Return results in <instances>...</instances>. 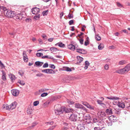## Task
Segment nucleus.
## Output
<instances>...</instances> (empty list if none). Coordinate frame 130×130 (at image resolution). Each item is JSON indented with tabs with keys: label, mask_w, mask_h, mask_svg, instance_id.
<instances>
[{
	"label": "nucleus",
	"mask_w": 130,
	"mask_h": 130,
	"mask_svg": "<svg viewBox=\"0 0 130 130\" xmlns=\"http://www.w3.org/2000/svg\"><path fill=\"white\" fill-rule=\"evenodd\" d=\"M129 70H130V63L126 65L124 68L116 70V72L122 74L128 72Z\"/></svg>",
	"instance_id": "nucleus-1"
},
{
	"label": "nucleus",
	"mask_w": 130,
	"mask_h": 130,
	"mask_svg": "<svg viewBox=\"0 0 130 130\" xmlns=\"http://www.w3.org/2000/svg\"><path fill=\"white\" fill-rule=\"evenodd\" d=\"M4 14L5 15L10 18L13 17L14 15L13 12L9 10H8L7 11H5Z\"/></svg>",
	"instance_id": "nucleus-2"
},
{
	"label": "nucleus",
	"mask_w": 130,
	"mask_h": 130,
	"mask_svg": "<svg viewBox=\"0 0 130 130\" xmlns=\"http://www.w3.org/2000/svg\"><path fill=\"white\" fill-rule=\"evenodd\" d=\"M75 107L76 108L79 109H81L85 111H87V109L85 107L83 106L81 104L78 103H75Z\"/></svg>",
	"instance_id": "nucleus-3"
},
{
	"label": "nucleus",
	"mask_w": 130,
	"mask_h": 130,
	"mask_svg": "<svg viewBox=\"0 0 130 130\" xmlns=\"http://www.w3.org/2000/svg\"><path fill=\"white\" fill-rule=\"evenodd\" d=\"M77 115L75 113L71 114L69 117L70 120L72 121H76L77 120Z\"/></svg>",
	"instance_id": "nucleus-4"
},
{
	"label": "nucleus",
	"mask_w": 130,
	"mask_h": 130,
	"mask_svg": "<svg viewBox=\"0 0 130 130\" xmlns=\"http://www.w3.org/2000/svg\"><path fill=\"white\" fill-rule=\"evenodd\" d=\"M82 103L84 105L86 106L87 108L89 109L94 110V107L90 105L88 103L86 102L82 101Z\"/></svg>",
	"instance_id": "nucleus-5"
},
{
	"label": "nucleus",
	"mask_w": 130,
	"mask_h": 130,
	"mask_svg": "<svg viewBox=\"0 0 130 130\" xmlns=\"http://www.w3.org/2000/svg\"><path fill=\"white\" fill-rule=\"evenodd\" d=\"M42 72L47 74H54L55 73V71L52 69H45L42 70Z\"/></svg>",
	"instance_id": "nucleus-6"
},
{
	"label": "nucleus",
	"mask_w": 130,
	"mask_h": 130,
	"mask_svg": "<svg viewBox=\"0 0 130 130\" xmlns=\"http://www.w3.org/2000/svg\"><path fill=\"white\" fill-rule=\"evenodd\" d=\"M40 10L39 8L37 7H34L32 8L31 11L32 13L34 14H37L39 12Z\"/></svg>",
	"instance_id": "nucleus-7"
},
{
	"label": "nucleus",
	"mask_w": 130,
	"mask_h": 130,
	"mask_svg": "<svg viewBox=\"0 0 130 130\" xmlns=\"http://www.w3.org/2000/svg\"><path fill=\"white\" fill-rule=\"evenodd\" d=\"M63 112H64L66 113H68L70 112H73L74 110L73 109L68 108H66L65 107L62 108Z\"/></svg>",
	"instance_id": "nucleus-8"
},
{
	"label": "nucleus",
	"mask_w": 130,
	"mask_h": 130,
	"mask_svg": "<svg viewBox=\"0 0 130 130\" xmlns=\"http://www.w3.org/2000/svg\"><path fill=\"white\" fill-rule=\"evenodd\" d=\"M115 103L117 104H118V106L120 107L124 108L125 107V105L123 102H117L115 101L113 102V104L115 105Z\"/></svg>",
	"instance_id": "nucleus-9"
},
{
	"label": "nucleus",
	"mask_w": 130,
	"mask_h": 130,
	"mask_svg": "<svg viewBox=\"0 0 130 130\" xmlns=\"http://www.w3.org/2000/svg\"><path fill=\"white\" fill-rule=\"evenodd\" d=\"M11 93L14 96H18L19 93V91L18 90L14 89L11 90Z\"/></svg>",
	"instance_id": "nucleus-10"
},
{
	"label": "nucleus",
	"mask_w": 130,
	"mask_h": 130,
	"mask_svg": "<svg viewBox=\"0 0 130 130\" xmlns=\"http://www.w3.org/2000/svg\"><path fill=\"white\" fill-rule=\"evenodd\" d=\"M98 115L99 117H104L106 116V114L105 112L100 111L98 113Z\"/></svg>",
	"instance_id": "nucleus-11"
},
{
	"label": "nucleus",
	"mask_w": 130,
	"mask_h": 130,
	"mask_svg": "<svg viewBox=\"0 0 130 130\" xmlns=\"http://www.w3.org/2000/svg\"><path fill=\"white\" fill-rule=\"evenodd\" d=\"M76 52L79 53L83 54H84L86 53V52L85 50L83 49L80 48H77L76 47Z\"/></svg>",
	"instance_id": "nucleus-12"
},
{
	"label": "nucleus",
	"mask_w": 130,
	"mask_h": 130,
	"mask_svg": "<svg viewBox=\"0 0 130 130\" xmlns=\"http://www.w3.org/2000/svg\"><path fill=\"white\" fill-rule=\"evenodd\" d=\"M55 113L57 115H59L63 113V111L62 108L61 107V109H57L55 110Z\"/></svg>",
	"instance_id": "nucleus-13"
},
{
	"label": "nucleus",
	"mask_w": 130,
	"mask_h": 130,
	"mask_svg": "<svg viewBox=\"0 0 130 130\" xmlns=\"http://www.w3.org/2000/svg\"><path fill=\"white\" fill-rule=\"evenodd\" d=\"M14 19H18L20 20L22 19V15L21 14H18L16 15L14 14Z\"/></svg>",
	"instance_id": "nucleus-14"
},
{
	"label": "nucleus",
	"mask_w": 130,
	"mask_h": 130,
	"mask_svg": "<svg viewBox=\"0 0 130 130\" xmlns=\"http://www.w3.org/2000/svg\"><path fill=\"white\" fill-rule=\"evenodd\" d=\"M97 102L98 104L102 106L103 107L105 108L106 107V105L104 103L102 102V101L100 100H97Z\"/></svg>",
	"instance_id": "nucleus-15"
},
{
	"label": "nucleus",
	"mask_w": 130,
	"mask_h": 130,
	"mask_svg": "<svg viewBox=\"0 0 130 130\" xmlns=\"http://www.w3.org/2000/svg\"><path fill=\"white\" fill-rule=\"evenodd\" d=\"M2 108L3 109H6L8 110H11L10 105H8L7 104L3 105L2 106Z\"/></svg>",
	"instance_id": "nucleus-16"
},
{
	"label": "nucleus",
	"mask_w": 130,
	"mask_h": 130,
	"mask_svg": "<svg viewBox=\"0 0 130 130\" xmlns=\"http://www.w3.org/2000/svg\"><path fill=\"white\" fill-rule=\"evenodd\" d=\"M68 49L73 51H74L75 48V46L72 44L68 45Z\"/></svg>",
	"instance_id": "nucleus-17"
},
{
	"label": "nucleus",
	"mask_w": 130,
	"mask_h": 130,
	"mask_svg": "<svg viewBox=\"0 0 130 130\" xmlns=\"http://www.w3.org/2000/svg\"><path fill=\"white\" fill-rule=\"evenodd\" d=\"M92 121L94 123L98 122L100 124L101 123L99 118L98 117L93 118L92 119Z\"/></svg>",
	"instance_id": "nucleus-18"
},
{
	"label": "nucleus",
	"mask_w": 130,
	"mask_h": 130,
	"mask_svg": "<svg viewBox=\"0 0 130 130\" xmlns=\"http://www.w3.org/2000/svg\"><path fill=\"white\" fill-rule=\"evenodd\" d=\"M85 119L86 120V122L87 123H90L91 120V117L89 115L87 116L85 118Z\"/></svg>",
	"instance_id": "nucleus-19"
},
{
	"label": "nucleus",
	"mask_w": 130,
	"mask_h": 130,
	"mask_svg": "<svg viewBox=\"0 0 130 130\" xmlns=\"http://www.w3.org/2000/svg\"><path fill=\"white\" fill-rule=\"evenodd\" d=\"M110 121H112L113 122H115L116 121V118L114 115H112L109 118Z\"/></svg>",
	"instance_id": "nucleus-20"
},
{
	"label": "nucleus",
	"mask_w": 130,
	"mask_h": 130,
	"mask_svg": "<svg viewBox=\"0 0 130 130\" xmlns=\"http://www.w3.org/2000/svg\"><path fill=\"white\" fill-rule=\"evenodd\" d=\"M106 98L108 99L113 100H117L119 99V98L116 96H112L109 97H106Z\"/></svg>",
	"instance_id": "nucleus-21"
},
{
	"label": "nucleus",
	"mask_w": 130,
	"mask_h": 130,
	"mask_svg": "<svg viewBox=\"0 0 130 130\" xmlns=\"http://www.w3.org/2000/svg\"><path fill=\"white\" fill-rule=\"evenodd\" d=\"M42 59L47 58L48 59H52L54 60H55L52 56H51L50 55H46L43 56L42 57Z\"/></svg>",
	"instance_id": "nucleus-22"
},
{
	"label": "nucleus",
	"mask_w": 130,
	"mask_h": 130,
	"mask_svg": "<svg viewBox=\"0 0 130 130\" xmlns=\"http://www.w3.org/2000/svg\"><path fill=\"white\" fill-rule=\"evenodd\" d=\"M106 112L109 115H111L112 114V109L110 108L107 109L106 110Z\"/></svg>",
	"instance_id": "nucleus-23"
},
{
	"label": "nucleus",
	"mask_w": 130,
	"mask_h": 130,
	"mask_svg": "<svg viewBox=\"0 0 130 130\" xmlns=\"http://www.w3.org/2000/svg\"><path fill=\"white\" fill-rule=\"evenodd\" d=\"M17 105V103L15 102L12 103L10 105L11 108V109L12 110L15 108L16 107Z\"/></svg>",
	"instance_id": "nucleus-24"
},
{
	"label": "nucleus",
	"mask_w": 130,
	"mask_h": 130,
	"mask_svg": "<svg viewBox=\"0 0 130 130\" xmlns=\"http://www.w3.org/2000/svg\"><path fill=\"white\" fill-rule=\"evenodd\" d=\"M77 128L79 130H84L85 127L83 125L80 124L78 125Z\"/></svg>",
	"instance_id": "nucleus-25"
},
{
	"label": "nucleus",
	"mask_w": 130,
	"mask_h": 130,
	"mask_svg": "<svg viewBox=\"0 0 130 130\" xmlns=\"http://www.w3.org/2000/svg\"><path fill=\"white\" fill-rule=\"evenodd\" d=\"M77 62L78 63H80L82 62L83 59V58L79 56H78L77 57Z\"/></svg>",
	"instance_id": "nucleus-26"
},
{
	"label": "nucleus",
	"mask_w": 130,
	"mask_h": 130,
	"mask_svg": "<svg viewBox=\"0 0 130 130\" xmlns=\"http://www.w3.org/2000/svg\"><path fill=\"white\" fill-rule=\"evenodd\" d=\"M43 64V62L37 61L35 63V64L37 66L41 67Z\"/></svg>",
	"instance_id": "nucleus-27"
},
{
	"label": "nucleus",
	"mask_w": 130,
	"mask_h": 130,
	"mask_svg": "<svg viewBox=\"0 0 130 130\" xmlns=\"http://www.w3.org/2000/svg\"><path fill=\"white\" fill-rule=\"evenodd\" d=\"M33 109L31 108H29L27 109V112L28 114L30 115L33 112Z\"/></svg>",
	"instance_id": "nucleus-28"
},
{
	"label": "nucleus",
	"mask_w": 130,
	"mask_h": 130,
	"mask_svg": "<svg viewBox=\"0 0 130 130\" xmlns=\"http://www.w3.org/2000/svg\"><path fill=\"white\" fill-rule=\"evenodd\" d=\"M127 62L125 60H122L119 61L118 63V65H123L126 63Z\"/></svg>",
	"instance_id": "nucleus-29"
},
{
	"label": "nucleus",
	"mask_w": 130,
	"mask_h": 130,
	"mask_svg": "<svg viewBox=\"0 0 130 130\" xmlns=\"http://www.w3.org/2000/svg\"><path fill=\"white\" fill-rule=\"evenodd\" d=\"M89 65V62L87 61H86L85 62V66L84 68L85 69H87L88 68V67Z\"/></svg>",
	"instance_id": "nucleus-30"
},
{
	"label": "nucleus",
	"mask_w": 130,
	"mask_h": 130,
	"mask_svg": "<svg viewBox=\"0 0 130 130\" xmlns=\"http://www.w3.org/2000/svg\"><path fill=\"white\" fill-rule=\"evenodd\" d=\"M18 83H19L20 85L22 86H23L25 84V82L23 80H21L19 79L18 81Z\"/></svg>",
	"instance_id": "nucleus-31"
},
{
	"label": "nucleus",
	"mask_w": 130,
	"mask_h": 130,
	"mask_svg": "<svg viewBox=\"0 0 130 130\" xmlns=\"http://www.w3.org/2000/svg\"><path fill=\"white\" fill-rule=\"evenodd\" d=\"M50 51L52 52H55L58 51L57 49L54 47H52L50 48Z\"/></svg>",
	"instance_id": "nucleus-32"
},
{
	"label": "nucleus",
	"mask_w": 130,
	"mask_h": 130,
	"mask_svg": "<svg viewBox=\"0 0 130 130\" xmlns=\"http://www.w3.org/2000/svg\"><path fill=\"white\" fill-rule=\"evenodd\" d=\"M9 76L10 78L12 80H13L15 79V76L12 74H10L9 75Z\"/></svg>",
	"instance_id": "nucleus-33"
},
{
	"label": "nucleus",
	"mask_w": 130,
	"mask_h": 130,
	"mask_svg": "<svg viewBox=\"0 0 130 130\" xmlns=\"http://www.w3.org/2000/svg\"><path fill=\"white\" fill-rule=\"evenodd\" d=\"M57 44H58V46L59 47H64V46H65V45L64 44H63L61 42L56 44H55V45H57Z\"/></svg>",
	"instance_id": "nucleus-34"
},
{
	"label": "nucleus",
	"mask_w": 130,
	"mask_h": 130,
	"mask_svg": "<svg viewBox=\"0 0 130 130\" xmlns=\"http://www.w3.org/2000/svg\"><path fill=\"white\" fill-rule=\"evenodd\" d=\"M104 47V45L103 44L100 43L98 46V48L100 50H102Z\"/></svg>",
	"instance_id": "nucleus-35"
},
{
	"label": "nucleus",
	"mask_w": 130,
	"mask_h": 130,
	"mask_svg": "<svg viewBox=\"0 0 130 130\" xmlns=\"http://www.w3.org/2000/svg\"><path fill=\"white\" fill-rule=\"evenodd\" d=\"M95 39L97 41L100 40L101 39V37L99 35H95Z\"/></svg>",
	"instance_id": "nucleus-36"
},
{
	"label": "nucleus",
	"mask_w": 130,
	"mask_h": 130,
	"mask_svg": "<svg viewBox=\"0 0 130 130\" xmlns=\"http://www.w3.org/2000/svg\"><path fill=\"white\" fill-rule=\"evenodd\" d=\"M115 113L117 114H119L121 113L120 110L119 109H115Z\"/></svg>",
	"instance_id": "nucleus-37"
},
{
	"label": "nucleus",
	"mask_w": 130,
	"mask_h": 130,
	"mask_svg": "<svg viewBox=\"0 0 130 130\" xmlns=\"http://www.w3.org/2000/svg\"><path fill=\"white\" fill-rule=\"evenodd\" d=\"M67 101L69 103V104L71 105L73 104H74V102L68 99L67 100Z\"/></svg>",
	"instance_id": "nucleus-38"
},
{
	"label": "nucleus",
	"mask_w": 130,
	"mask_h": 130,
	"mask_svg": "<svg viewBox=\"0 0 130 130\" xmlns=\"http://www.w3.org/2000/svg\"><path fill=\"white\" fill-rule=\"evenodd\" d=\"M64 70L67 71H71L72 70L70 68L68 67H65L64 68Z\"/></svg>",
	"instance_id": "nucleus-39"
},
{
	"label": "nucleus",
	"mask_w": 130,
	"mask_h": 130,
	"mask_svg": "<svg viewBox=\"0 0 130 130\" xmlns=\"http://www.w3.org/2000/svg\"><path fill=\"white\" fill-rule=\"evenodd\" d=\"M48 10H45V11H43L42 12L43 15L44 16L46 15L48 13Z\"/></svg>",
	"instance_id": "nucleus-40"
},
{
	"label": "nucleus",
	"mask_w": 130,
	"mask_h": 130,
	"mask_svg": "<svg viewBox=\"0 0 130 130\" xmlns=\"http://www.w3.org/2000/svg\"><path fill=\"white\" fill-rule=\"evenodd\" d=\"M34 17V18L36 20H37L40 18V14H37Z\"/></svg>",
	"instance_id": "nucleus-41"
},
{
	"label": "nucleus",
	"mask_w": 130,
	"mask_h": 130,
	"mask_svg": "<svg viewBox=\"0 0 130 130\" xmlns=\"http://www.w3.org/2000/svg\"><path fill=\"white\" fill-rule=\"evenodd\" d=\"M56 125H53L50 126L49 128L45 130H53L55 127Z\"/></svg>",
	"instance_id": "nucleus-42"
},
{
	"label": "nucleus",
	"mask_w": 130,
	"mask_h": 130,
	"mask_svg": "<svg viewBox=\"0 0 130 130\" xmlns=\"http://www.w3.org/2000/svg\"><path fill=\"white\" fill-rule=\"evenodd\" d=\"M68 17L69 19H71L73 18V15L72 13L71 14L70 13H69L68 15Z\"/></svg>",
	"instance_id": "nucleus-43"
},
{
	"label": "nucleus",
	"mask_w": 130,
	"mask_h": 130,
	"mask_svg": "<svg viewBox=\"0 0 130 130\" xmlns=\"http://www.w3.org/2000/svg\"><path fill=\"white\" fill-rule=\"evenodd\" d=\"M36 55L38 57H40L41 56H43V54L41 53H36Z\"/></svg>",
	"instance_id": "nucleus-44"
},
{
	"label": "nucleus",
	"mask_w": 130,
	"mask_h": 130,
	"mask_svg": "<svg viewBox=\"0 0 130 130\" xmlns=\"http://www.w3.org/2000/svg\"><path fill=\"white\" fill-rule=\"evenodd\" d=\"M39 101H36L34 102L33 105L35 106H37L39 104Z\"/></svg>",
	"instance_id": "nucleus-45"
},
{
	"label": "nucleus",
	"mask_w": 130,
	"mask_h": 130,
	"mask_svg": "<svg viewBox=\"0 0 130 130\" xmlns=\"http://www.w3.org/2000/svg\"><path fill=\"white\" fill-rule=\"evenodd\" d=\"M48 95L47 93H43L41 94V96L42 97H43L46 96Z\"/></svg>",
	"instance_id": "nucleus-46"
},
{
	"label": "nucleus",
	"mask_w": 130,
	"mask_h": 130,
	"mask_svg": "<svg viewBox=\"0 0 130 130\" xmlns=\"http://www.w3.org/2000/svg\"><path fill=\"white\" fill-rule=\"evenodd\" d=\"M23 60L25 62H27L28 61V58L27 56L26 57H23Z\"/></svg>",
	"instance_id": "nucleus-47"
},
{
	"label": "nucleus",
	"mask_w": 130,
	"mask_h": 130,
	"mask_svg": "<svg viewBox=\"0 0 130 130\" xmlns=\"http://www.w3.org/2000/svg\"><path fill=\"white\" fill-rule=\"evenodd\" d=\"M18 73L22 76H23L24 74V72L21 70H19V71Z\"/></svg>",
	"instance_id": "nucleus-48"
},
{
	"label": "nucleus",
	"mask_w": 130,
	"mask_h": 130,
	"mask_svg": "<svg viewBox=\"0 0 130 130\" xmlns=\"http://www.w3.org/2000/svg\"><path fill=\"white\" fill-rule=\"evenodd\" d=\"M48 64L47 63H45L43 66V68H46L48 67Z\"/></svg>",
	"instance_id": "nucleus-49"
},
{
	"label": "nucleus",
	"mask_w": 130,
	"mask_h": 130,
	"mask_svg": "<svg viewBox=\"0 0 130 130\" xmlns=\"http://www.w3.org/2000/svg\"><path fill=\"white\" fill-rule=\"evenodd\" d=\"M37 123L36 122H34L33 123L32 125L30 126V127L31 128H33L37 124Z\"/></svg>",
	"instance_id": "nucleus-50"
},
{
	"label": "nucleus",
	"mask_w": 130,
	"mask_h": 130,
	"mask_svg": "<svg viewBox=\"0 0 130 130\" xmlns=\"http://www.w3.org/2000/svg\"><path fill=\"white\" fill-rule=\"evenodd\" d=\"M117 5L118 7H123V6L119 2H117Z\"/></svg>",
	"instance_id": "nucleus-51"
},
{
	"label": "nucleus",
	"mask_w": 130,
	"mask_h": 130,
	"mask_svg": "<svg viewBox=\"0 0 130 130\" xmlns=\"http://www.w3.org/2000/svg\"><path fill=\"white\" fill-rule=\"evenodd\" d=\"M50 68H52L53 69H55V67L54 65L53 64H50Z\"/></svg>",
	"instance_id": "nucleus-52"
},
{
	"label": "nucleus",
	"mask_w": 130,
	"mask_h": 130,
	"mask_svg": "<svg viewBox=\"0 0 130 130\" xmlns=\"http://www.w3.org/2000/svg\"><path fill=\"white\" fill-rule=\"evenodd\" d=\"M68 128V126H64L62 129V130H67Z\"/></svg>",
	"instance_id": "nucleus-53"
},
{
	"label": "nucleus",
	"mask_w": 130,
	"mask_h": 130,
	"mask_svg": "<svg viewBox=\"0 0 130 130\" xmlns=\"http://www.w3.org/2000/svg\"><path fill=\"white\" fill-rule=\"evenodd\" d=\"M2 9V10L4 11V13L5 11H7L8 10H7V8L4 7H2V8L0 9Z\"/></svg>",
	"instance_id": "nucleus-54"
},
{
	"label": "nucleus",
	"mask_w": 130,
	"mask_h": 130,
	"mask_svg": "<svg viewBox=\"0 0 130 130\" xmlns=\"http://www.w3.org/2000/svg\"><path fill=\"white\" fill-rule=\"evenodd\" d=\"M105 69L106 70H108L109 68V66L107 64H106L104 67Z\"/></svg>",
	"instance_id": "nucleus-55"
},
{
	"label": "nucleus",
	"mask_w": 130,
	"mask_h": 130,
	"mask_svg": "<svg viewBox=\"0 0 130 130\" xmlns=\"http://www.w3.org/2000/svg\"><path fill=\"white\" fill-rule=\"evenodd\" d=\"M23 58L25 57H26L27 56L26 54V52L25 51H24L23 52Z\"/></svg>",
	"instance_id": "nucleus-56"
},
{
	"label": "nucleus",
	"mask_w": 130,
	"mask_h": 130,
	"mask_svg": "<svg viewBox=\"0 0 130 130\" xmlns=\"http://www.w3.org/2000/svg\"><path fill=\"white\" fill-rule=\"evenodd\" d=\"M2 79L4 81H5L6 80V76H2Z\"/></svg>",
	"instance_id": "nucleus-57"
},
{
	"label": "nucleus",
	"mask_w": 130,
	"mask_h": 130,
	"mask_svg": "<svg viewBox=\"0 0 130 130\" xmlns=\"http://www.w3.org/2000/svg\"><path fill=\"white\" fill-rule=\"evenodd\" d=\"M80 43L81 44H83L84 40L82 39H80L79 40Z\"/></svg>",
	"instance_id": "nucleus-58"
},
{
	"label": "nucleus",
	"mask_w": 130,
	"mask_h": 130,
	"mask_svg": "<svg viewBox=\"0 0 130 130\" xmlns=\"http://www.w3.org/2000/svg\"><path fill=\"white\" fill-rule=\"evenodd\" d=\"M74 21L73 20H70L69 22V24L70 25H72Z\"/></svg>",
	"instance_id": "nucleus-59"
},
{
	"label": "nucleus",
	"mask_w": 130,
	"mask_h": 130,
	"mask_svg": "<svg viewBox=\"0 0 130 130\" xmlns=\"http://www.w3.org/2000/svg\"><path fill=\"white\" fill-rule=\"evenodd\" d=\"M43 75V74L42 73H38L36 74V75L37 76L41 77Z\"/></svg>",
	"instance_id": "nucleus-60"
},
{
	"label": "nucleus",
	"mask_w": 130,
	"mask_h": 130,
	"mask_svg": "<svg viewBox=\"0 0 130 130\" xmlns=\"http://www.w3.org/2000/svg\"><path fill=\"white\" fill-rule=\"evenodd\" d=\"M46 124H49L50 125H52L53 123V121L51 122H46L45 123Z\"/></svg>",
	"instance_id": "nucleus-61"
},
{
	"label": "nucleus",
	"mask_w": 130,
	"mask_h": 130,
	"mask_svg": "<svg viewBox=\"0 0 130 130\" xmlns=\"http://www.w3.org/2000/svg\"><path fill=\"white\" fill-rule=\"evenodd\" d=\"M2 76H6V73L3 70H2Z\"/></svg>",
	"instance_id": "nucleus-62"
},
{
	"label": "nucleus",
	"mask_w": 130,
	"mask_h": 130,
	"mask_svg": "<svg viewBox=\"0 0 130 130\" xmlns=\"http://www.w3.org/2000/svg\"><path fill=\"white\" fill-rule=\"evenodd\" d=\"M54 39V38H50L48 39V40L49 42H51L53 41Z\"/></svg>",
	"instance_id": "nucleus-63"
},
{
	"label": "nucleus",
	"mask_w": 130,
	"mask_h": 130,
	"mask_svg": "<svg viewBox=\"0 0 130 130\" xmlns=\"http://www.w3.org/2000/svg\"><path fill=\"white\" fill-rule=\"evenodd\" d=\"M94 130H101L100 128L99 127H95L94 128Z\"/></svg>",
	"instance_id": "nucleus-64"
}]
</instances>
